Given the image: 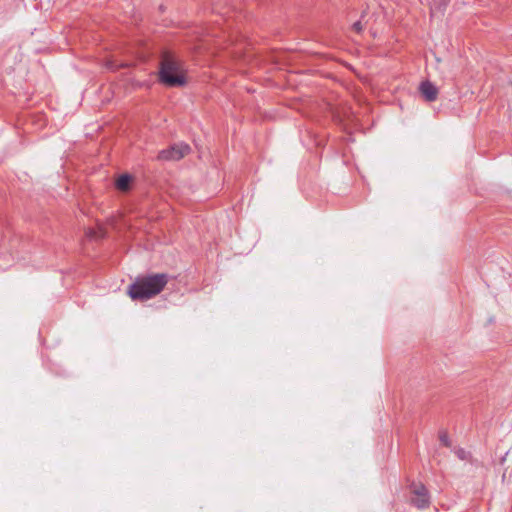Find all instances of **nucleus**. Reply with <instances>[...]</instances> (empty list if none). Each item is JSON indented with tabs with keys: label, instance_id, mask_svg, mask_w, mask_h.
<instances>
[{
	"label": "nucleus",
	"instance_id": "10",
	"mask_svg": "<svg viewBox=\"0 0 512 512\" xmlns=\"http://www.w3.org/2000/svg\"><path fill=\"white\" fill-rule=\"evenodd\" d=\"M439 440L446 447H451V445H452L451 440H450V438L448 436V433L446 431H441L439 433Z\"/></svg>",
	"mask_w": 512,
	"mask_h": 512
},
{
	"label": "nucleus",
	"instance_id": "6",
	"mask_svg": "<svg viewBox=\"0 0 512 512\" xmlns=\"http://www.w3.org/2000/svg\"><path fill=\"white\" fill-rule=\"evenodd\" d=\"M131 177L127 174L121 175L116 181L117 189L127 191L129 189Z\"/></svg>",
	"mask_w": 512,
	"mask_h": 512
},
{
	"label": "nucleus",
	"instance_id": "4",
	"mask_svg": "<svg viewBox=\"0 0 512 512\" xmlns=\"http://www.w3.org/2000/svg\"><path fill=\"white\" fill-rule=\"evenodd\" d=\"M411 503L418 509H425L430 505V495L422 483H413L410 486Z\"/></svg>",
	"mask_w": 512,
	"mask_h": 512
},
{
	"label": "nucleus",
	"instance_id": "2",
	"mask_svg": "<svg viewBox=\"0 0 512 512\" xmlns=\"http://www.w3.org/2000/svg\"><path fill=\"white\" fill-rule=\"evenodd\" d=\"M158 78L166 87H183L187 82L182 62L169 53L162 57Z\"/></svg>",
	"mask_w": 512,
	"mask_h": 512
},
{
	"label": "nucleus",
	"instance_id": "9",
	"mask_svg": "<svg viewBox=\"0 0 512 512\" xmlns=\"http://www.w3.org/2000/svg\"><path fill=\"white\" fill-rule=\"evenodd\" d=\"M105 235L103 229L99 228L98 230L88 229L86 232V236L91 239H100Z\"/></svg>",
	"mask_w": 512,
	"mask_h": 512
},
{
	"label": "nucleus",
	"instance_id": "3",
	"mask_svg": "<svg viewBox=\"0 0 512 512\" xmlns=\"http://www.w3.org/2000/svg\"><path fill=\"white\" fill-rule=\"evenodd\" d=\"M190 146L185 143H177L161 150L157 159L160 161H178L190 153Z\"/></svg>",
	"mask_w": 512,
	"mask_h": 512
},
{
	"label": "nucleus",
	"instance_id": "1",
	"mask_svg": "<svg viewBox=\"0 0 512 512\" xmlns=\"http://www.w3.org/2000/svg\"><path fill=\"white\" fill-rule=\"evenodd\" d=\"M169 281L166 273L140 276L128 286L127 294L132 300L145 301L160 294Z\"/></svg>",
	"mask_w": 512,
	"mask_h": 512
},
{
	"label": "nucleus",
	"instance_id": "5",
	"mask_svg": "<svg viewBox=\"0 0 512 512\" xmlns=\"http://www.w3.org/2000/svg\"><path fill=\"white\" fill-rule=\"evenodd\" d=\"M419 90L428 102H433L437 99L438 88L430 81H424L420 84Z\"/></svg>",
	"mask_w": 512,
	"mask_h": 512
},
{
	"label": "nucleus",
	"instance_id": "8",
	"mask_svg": "<svg viewBox=\"0 0 512 512\" xmlns=\"http://www.w3.org/2000/svg\"><path fill=\"white\" fill-rule=\"evenodd\" d=\"M129 66H130V63H128V62L116 63L114 60H108L106 62V67L111 70H117L119 68H126Z\"/></svg>",
	"mask_w": 512,
	"mask_h": 512
},
{
	"label": "nucleus",
	"instance_id": "11",
	"mask_svg": "<svg viewBox=\"0 0 512 512\" xmlns=\"http://www.w3.org/2000/svg\"><path fill=\"white\" fill-rule=\"evenodd\" d=\"M365 17L364 14H362L361 16V19L356 21L353 25H352V29L357 32V33H361L364 29V25L362 23V19Z\"/></svg>",
	"mask_w": 512,
	"mask_h": 512
},
{
	"label": "nucleus",
	"instance_id": "7",
	"mask_svg": "<svg viewBox=\"0 0 512 512\" xmlns=\"http://www.w3.org/2000/svg\"><path fill=\"white\" fill-rule=\"evenodd\" d=\"M454 453L460 460L469 462L473 461L472 454L469 451L465 450L464 448H455Z\"/></svg>",
	"mask_w": 512,
	"mask_h": 512
}]
</instances>
